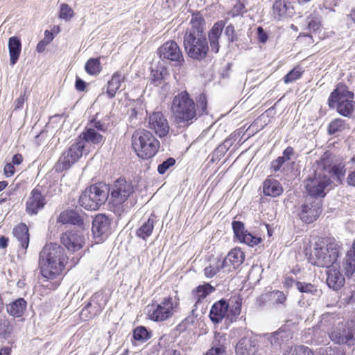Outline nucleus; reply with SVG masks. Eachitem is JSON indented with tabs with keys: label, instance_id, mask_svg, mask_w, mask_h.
<instances>
[{
	"label": "nucleus",
	"instance_id": "1",
	"mask_svg": "<svg viewBox=\"0 0 355 355\" xmlns=\"http://www.w3.org/2000/svg\"><path fill=\"white\" fill-rule=\"evenodd\" d=\"M105 140V137L97 132L92 125H87L83 132L74 140L67 150L62 153L55 165L57 172H62L69 169L84 155H87L89 149L86 144L92 145H102Z\"/></svg>",
	"mask_w": 355,
	"mask_h": 355
},
{
	"label": "nucleus",
	"instance_id": "2",
	"mask_svg": "<svg viewBox=\"0 0 355 355\" xmlns=\"http://www.w3.org/2000/svg\"><path fill=\"white\" fill-rule=\"evenodd\" d=\"M171 110L175 121L183 125H189L198 116L208 114L207 99L204 94L196 98V103L187 91L181 92L173 98Z\"/></svg>",
	"mask_w": 355,
	"mask_h": 355
},
{
	"label": "nucleus",
	"instance_id": "3",
	"mask_svg": "<svg viewBox=\"0 0 355 355\" xmlns=\"http://www.w3.org/2000/svg\"><path fill=\"white\" fill-rule=\"evenodd\" d=\"M205 20L199 12L192 15L190 27L184 35L183 45L189 58L193 60H204L209 52L208 41L205 33Z\"/></svg>",
	"mask_w": 355,
	"mask_h": 355
},
{
	"label": "nucleus",
	"instance_id": "4",
	"mask_svg": "<svg viewBox=\"0 0 355 355\" xmlns=\"http://www.w3.org/2000/svg\"><path fill=\"white\" fill-rule=\"evenodd\" d=\"M67 261L64 250L57 243L44 245L40 253L39 266L42 277L54 279L61 275Z\"/></svg>",
	"mask_w": 355,
	"mask_h": 355
},
{
	"label": "nucleus",
	"instance_id": "5",
	"mask_svg": "<svg viewBox=\"0 0 355 355\" xmlns=\"http://www.w3.org/2000/svg\"><path fill=\"white\" fill-rule=\"evenodd\" d=\"M107 189L109 209L116 216H121L135 205L132 200L135 189L131 182L119 178Z\"/></svg>",
	"mask_w": 355,
	"mask_h": 355
},
{
	"label": "nucleus",
	"instance_id": "6",
	"mask_svg": "<svg viewBox=\"0 0 355 355\" xmlns=\"http://www.w3.org/2000/svg\"><path fill=\"white\" fill-rule=\"evenodd\" d=\"M331 184L330 171L320 164L313 165L312 171L304 181L306 192L315 200L323 198L331 190Z\"/></svg>",
	"mask_w": 355,
	"mask_h": 355
},
{
	"label": "nucleus",
	"instance_id": "7",
	"mask_svg": "<svg viewBox=\"0 0 355 355\" xmlns=\"http://www.w3.org/2000/svg\"><path fill=\"white\" fill-rule=\"evenodd\" d=\"M329 323L327 329L329 338L338 345L347 346L355 345V324L344 323L343 321L334 313H325L322 315V324Z\"/></svg>",
	"mask_w": 355,
	"mask_h": 355
},
{
	"label": "nucleus",
	"instance_id": "8",
	"mask_svg": "<svg viewBox=\"0 0 355 355\" xmlns=\"http://www.w3.org/2000/svg\"><path fill=\"white\" fill-rule=\"evenodd\" d=\"M340 248L335 240L318 241L314 244L309 261L318 267L329 268L337 261L340 254Z\"/></svg>",
	"mask_w": 355,
	"mask_h": 355
},
{
	"label": "nucleus",
	"instance_id": "9",
	"mask_svg": "<svg viewBox=\"0 0 355 355\" xmlns=\"http://www.w3.org/2000/svg\"><path fill=\"white\" fill-rule=\"evenodd\" d=\"M132 146L138 157L147 159L156 155L160 144L151 132L139 129L132 135Z\"/></svg>",
	"mask_w": 355,
	"mask_h": 355
},
{
	"label": "nucleus",
	"instance_id": "10",
	"mask_svg": "<svg viewBox=\"0 0 355 355\" xmlns=\"http://www.w3.org/2000/svg\"><path fill=\"white\" fill-rule=\"evenodd\" d=\"M108 198L107 186L98 183L86 188L79 197V204L87 210H97Z\"/></svg>",
	"mask_w": 355,
	"mask_h": 355
},
{
	"label": "nucleus",
	"instance_id": "11",
	"mask_svg": "<svg viewBox=\"0 0 355 355\" xmlns=\"http://www.w3.org/2000/svg\"><path fill=\"white\" fill-rule=\"evenodd\" d=\"M178 306V298L168 297L156 306L153 304L148 311V316L153 321H164L173 315Z\"/></svg>",
	"mask_w": 355,
	"mask_h": 355
},
{
	"label": "nucleus",
	"instance_id": "12",
	"mask_svg": "<svg viewBox=\"0 0 355 355\" xmlns=\"http://www.w3.org/2000/svg\"><path fill=\"white\" fill-rule=\"evenodd\" d=\"M159 58L174 62L175 65L181 66L184 62V57L178 44L173 40L164 43L157 50Z\"/></svg>",
	"mask_w": 355,
	"mask_h": 355
},
{
	"label": "nucleus",
	"instance_id": "13",
	"mask_svg": "<svg viewBox=\"0 0 355 355\" xmlns=\"http://www.w3.org/2000/svg\"><path fill=\"white\" fill-rule=\"evenodd\" d=\"M321 211V201L309 198L302 205L299 215L302 221L311 223L317 219Z\"/></svg>",
	"mask_w": 355,
	"mask_h": 355
},
{
	"label": "nucleus",
	"instance_id": "14",
	"mask_svg": "<svg viewBox=\"0 0 355 355\" xmlns=\"http://www.w3.org/2000/svg\"><path fill=\"white\" fill-rule=\"evenodd\" d=\"M107 300L101 293H94L91 300L83 309L81 315L85 320H89L99 315L106 304Z\"/></svg>",
	"mask_w": 355,
	"mask_h": 355
},
{
	"label": "nucleus",
	"instance_id": "15",
	"mask_svg": "<svg viewBox=\"0 0 355 355\" xmlns=\"http://www.w3.org/2000/svg\"><path fill=\"white\" fill-rule=\"evenodd\" d=\"M61 242L68 250L76 252L83 248L85 238L80 231L73 229L62 234Z\"/></svg>",
	"mask_w": 355,
	"mask_h": 355
},
{
	"label": "nucleus",
	"instance_id": "16",
	"mask_svg": "<svg viewBox=\"0 0 355 355\" xmlns=\"http://www.w3.org/2000/svg\"><path fill=\"white\" fill-rule=\"evenodd\" d=\"M171 338L169 335H164L160 337L159 340V346L164 349L162 355H186L187 352L190 350V347L187 344H182L180 341L177 345L171 343Z\"/></svg>",
	"mask_w": 355,
	"mask_h": 355
},
{
	"label": "nucleus",
	"instance_id": "17",
	"mask_svg": "<svg viewBox=\"0 0 355 355\" xmlns=\"http://www.w3.org/2000/svg\"><path fill=\"white\" fill-rule=\"evenodd\" d=\"M148 128L160 137L166 136L169 131L168 121L160 112H153L150 114L148 117Z\"/></svg>",
	"mask_w": 355,
	"mask_h": 355
},
{
	"label": "nucleus",
	"instance_id": "18",
	"mask_svg": "<svg viewBox=\"0 0 355 355\" xmlns=\"http://www.w3.org/2000/svg\"><path fill=\"white\" fill-rule=\"evenodd\" d=\"M244 259V253L241 249L235 248L221 261V270L223 272H230L237 268L243 262Z\"/></svg>",
	"mask_w": 355,
	"mask_h": 355
},
{
	"label": "nucleus",
	"instance_id": "19",
	"mask_svg": "<svg viewBox=\"0 0 355 355\" xmlns=\"http://www.w3.org/2000/svg\"><path fill=\"white\" fill-rule=\"evenodd\" d=\"M322 328H330L329 323L322 325V321L318 327L308 329L303 334V340L306 343L320 345L327 340L326 331Z\"/></svg>",
	"mask_w": 355,
	"mask_h": 355
},
{
	"label": "nucleus",
	"instance_id": "20",
	"mask_svg": "<svg viewBox=\"0 0 355 355\" xmlns=\"http://www.w3.org/2000/svg\"><path fill=\"white\" fill-rule=\"evenodd\" d=\"M46 201L38 187L33 189L26 202V212L30 215H35L42 209Z\"/></svg>",
	"mask_w": 355,
	"mask_h": 355
},
{
	"label": "nucleus",
	"instance_id": "21",
	"mask_svg": "<svg viewBox=\"0 0 355 355\" xmlns=\"http://www.w3.org/2000/svg\"><path fill=\"white\" fill-rule=\"evenodd\" d=\"M232 225L234 235L240 242L251 247L255 246L261 242V238L251 234L245 230L244 224L242 222L234 220Z\"/></svg>",
	"mask_w": 355,
	"mask_h": 355
},
{
	"label": "nucleus",
	"instance_id": "22",
	"mask_svg": "<svg viewBox=\"0 0 355 355\" xmlns=\"http://www.w3.org/2000/svg\"><path fill=\"white\" fill-rule=\"evenodd\" d=\"M236 355H261L258 340L244 337L240 339L235 347Z\"/></svg>",
	"mask_w": 355,
	"mask_h": 355
},
{
	"label": "nucleus",
	"instance_id": "23",
	"mask_svg": "<svg viewBox=\"0 0 355 355\" xmlns=\"http://www.w3.org/2000/svg\"><path fill=\"white\" fill-rule=\"evenodd\" d=\"M354 97V93L349 91L346 85L339 84L331 93L328 99V104L331 108H335L336 103L353 100Z\"/></svg>",
	"mask_w": 355,
	"mask_h": 355
},
{
	"label": "nucleus",
	"instance_id": "24",
	"mask_svg": "<svg viewBox=\"0 0 355 355\" xmlns=\"http://www.w3.org/2000/svg\"><path fill=\"white\" fill-rule=\"evenodd\" d=\"M110 220L105 214L97 215L92 223V232L95 237H106L110 233Z\"/></svg>",
	"mask_w": 355,
	"mask_h": 355
},
{
	"label": "nucleus",
	"instance_id": "25",
	"mask_svg": "<svg viewBox=\"0 0 355 355\" xmlns=\"http://www.w3.org/2000/svg\"><path fill=\"white\" fill-rule=\"evenodd\" d=\"M293 338L292 331L286 328L281 327L277 331L270 334L268 340L275 348H281L283 345L287 344Z\"/></svg>",
	"mask_w": 355,
	"mask_h": 355
},
{
	"label": "nucleus",
	"instance_id": "26",
	"mask_svg": "<svg viewBox=\"0 0 355 355\" xmlns=\"http://www.w3.org/2000/svg\"><path fill=\"white\" fill-rule=\"evenodd\" d=\"M228 342L225 335L215 333L211 348L205 355H230L227 351Z\"/></svg>",
	"mask_w": 355,
	"mask_h": 355
},
{
	"label": "nucleus",
	"instance_id": "27",
	"mask_svg": "<svg viewBox=\"0 0 355 355\" xmlns=\"http://www.w3.org/2000/svg\"><path fill=\"white\" fill-rule=\"evenodd\" d=\"M12 233L20 243V249L18 250L19 255H25L29 245L28 227L24 223H20L13 229Z\"/></svg>",
	"mask_w": 355,
	"mask_h": 355
},
{
	"label": "nucleus",
	"instance_id": "28",
	"mask_svg": "<svg viewBox=\"0 0 355 355\" xmlns=\"http://www.w3.org/2000/svg\"><path fill=\"white\" fill-rule=\"evenodd\" d=\"M293 13V7L289 0H275L272 6V15L277 20L282 19Z\"/></svg>",
	"mask_w": 355,
	"mask_h": 355
},
{
	"label": "nucleus",
	"instance_id": "29",
	"mask_svg": "<svg viewBox=\"0 0 355 355\" xmlns=\"http://www.w3.org/2000/svg\"><path fill=\"white\" fill-rule=\"evenodd\" d=\"M228 308L229 304L225 300L214 303L209 312L210 320L215 324L220 322L226 315Z\"/></svg>",
	"mask_w": 355,
	"mask_h": 355
},
{
	"label": "nucleus",
	"instance_id": "30",
	"mask_svg": "<svg viewBox=\"0 0 355 355\" xmlns=\"http://www.w3.org/2000/svg\"><path fill=\"white\" fill-rule=\"evenodd\" d=\"M263 193L266 196L275 198L282 195L284 189L281 183L272 178H267L262 184Z\"/></svg>",
	"mask_w": 355,
	"mask_h": 355
},
{
	"label": "nucleus",
	"instance_id": "31",
	"mask_svg": "<svg viewBox=\"0 0 355 355\" xmlns=\"http://www.w3.org/2000/svg\"><path fill=\"white\" fill-rule=\"evenodd\" d=\"M327 284L335 291L340 289L345 284V278L338 269H329L327 272Z\"/></svg>",
	"mask_w": 355,
	"mask_h": 355
},
{
	"label": "nucleus",
	"instance_id": "32",
	"mask_svg": "<svg viewBox=\"0 0 355 355\" xmlns=\"http://www.w3.org/2000/svg\"><path fill=\"white\" fill-rule=\"evenodd\" d=\"M58 222L62 224L69 223L78 226H80L83 224V218L77 211L73 209L61 212L58 218Z\"/></svg>",
	"mask_w": 355,
	"mask_h": 355
},
{
	"label": "nucleus",
	"instance_id": "33",
	"mask_svg": "<svg viewBox=\"0 0 355 355\" xmlns=\"http://www.w3.org/2000/svg\"><path fill=\"white\" fill-rule=\"evenodd\" d=\"M125 77L120 72H115L107 85L106 93L110 98L115 96L116 92L122 87Z\"/></svg>",
	"mask_w": 355,
	"mask_h": 355
},
{
	"label": "nucleus",
	"instance_id": "34",
	"mask_svg": "<svg viewBox=\"0 0 355 355\" xmlns=\"http://www.w3.org/2000/svg\"><path fill=\"white\" fill-rule=\"evenodd\" d=\"M8 49L10 54V64L13 66L17 63L21 50V43L17 37L13 36L9 38Z\"/></svg>",
	"mask_w": 355,
	"mask_h": 355
},
{
	"label": "nucleus",
	"instance_id": "35",
	"mask_svg": "<svg viewBox=\"0 0 355 355\" xmlns=\"http://www.w3.org/2000/svg\"><path fill=\"white\" fill-rule=\"evenodd\" d=\"M155 222L156 217L154 215H151L146 220L141 223L140 227L136 232V235L146 240L152 234Z\"/></svg>",
	"mask_w": 355,
	"mask_h": 355
},
{
	"label": "nucleus",
	"instance_id": "36",
	"mask_svg": "<svg viewBox=\"0 0 355 355\" xmlns=\"http://www.w3.org/2000/svg\"><path fill=\"white\" fill-rule=\"evenodd\" d=\"M214 291V288L208 283L197 286L192 292L193 298L196 300L195 306Z\"/></svg>",
	"mask_w": 355,
	"mask_h": 355
},
{
	"label": "nucleus",
	"instance_id": "37",
	"mask_svg": "<svg viewBox=\"0 0 355 355\" xmlns=\"http://www.w3.org/2000/svg\"><path fill=\"white\" fill-rule=\"evenodd\" d=\"M26 307V302L19 298L7 306L8 313L15 317H20Z\"/></svg>",
	"mask_w": 355,
	"mask_h": 355
},
{
	"label": "nucleus",
	"instance_id": "38",
	"mask_svg": "<svg viewBox=\"0 0 355 355\" xmlns=\"http://www.w3.org/2000/svg\"><path fill=\"white\" fill-rule=\"evenodd\" d=\"M168 75V71L166 67L164 66H157L156 69H152L151 70V80L155 86H159Z\"/></svg>",
	"mask_w": 355,
	"mask_h": 355
},
{
	"label": "nucleus",
	"instance_id": "39",
	"mask_svg": "<svg viewBox=\"0 0 355 355\" xmlns=\"http://www.w3.org/2000/svg\"><path fill=\"white\" fill-rule=\"evenodd\" d=\"M343 270L347 277L352 276L355 272V253L349 250L347 252L343 262Z\"/></svg>",
	"mask_w": 355,
	"mask_h": 355
},
{
	"label": "nucleus",
	"instance_id": "40",
	"mask_svg": "<svg viewBox=\"0 0 355 355\" xmlns=\"http://www.w3.org/2000/svg\"><path fill=\"white\" fill-rule=\"evenodd\" d=\"M101 66L99 58L89 59L85 65V69L86 72L92 76H97L101 71Z\"/></svg>",
	"mask_w": 355,
	"mask_h": 355
},
{
	"label": "nucleus",
	"instance_id": "41",
	"mask_svg": "<svg viewBox=\"0 0 355 355\" xmlns=\"http://www.w3.org/2000/svg\"><path fill=\"white\" fill-rule=\"evenodd\" d=\"M270 304L275 306L282 305L285 306L287 297L283 291L275 290L270 291Z\"/></svg>",
	"mask_w": 355,
	"mask_h": 355
},
{
	"label": "nucleus",
	"instance_id": "42",
	"mask_svg": "<svg viewBox=\"0 0 355 355\" xmlns=\"http://www.w3.org/2000/svg\"><path fill=\"white\" fill-rule=\"evenodd\" d=\"M354 101H348L341 103H336L335 108H336L338 112L344 116H349L352 115L354 110Z\"/></svg>",
	"mask_w": 355,
	"mask_h": 355
},
{
	"label": "nucleus",
	"instance_id": "43",
	"mask_svg": "<svg viewBox=\"0 0 355 355\" xmlns=\"http://www.w3.org/2000/svg\"><path fill=\"white\" fill-rule=\"evenodd\" d=\"M346 128H349V127L344 120L341 119H336L329 124L328 132L329 135H334Z\"/></svg>",
	"mask_w": 355,
	"mask_h": 355
},
{
	"label": "nucleus",
	"instance_id": "44",
	"mask_svg": "<svg viewBox=\"0 0 355 355\" xmlns=\"http://www.w3.org/2000/svg\"><path fill=\"white\" fill-rule=\"evenodd\" d=\"M306 29L315 32L320 27V19L317 13H312L306 19Z\"/></svg>",
	"mask_w": 355,
	"mask_h": 355
},
{
	"label": "nucleus",
	"instance_id": "45",
	"mask_svg": "<svg viewBox=\"0 0 355 355\" xmlns=\"http://www.w3.org/2000/svg\"><path fill=\"white\" fill-rule=\"evenodd\" d=\"M247 12L245 5L241 0H237L233 5V7L227 12V15L232 17H236L239 16H243L244 13Z\"/></svg>",
	"mask_w": 355,
	"mask_h": 355
},
{
	"label": "nucleus",
	"instance_id": "46",
	"mask_svg": "<svg viewBox=\"0 0 355 355\" xmlns=\"http://www.w3.org/2000/svg\"><path fill=\"white\" fill-rule=\"evenodd\" d=\"M224 26L225 21H218V22L215 23L212 26L211 29L209 32V38H214L219 40V38L221 36Z\"/></svg>",
	"mask_w": 355,
	"mask_h": 355
},
{
	"label": "nucleus",
	"instance_id": "47",
	"mask_svg": "<svg viewBox=\"0 0 355 355\" xmlns=\"http://www.w3.org/2000/svg\"><path fill=\"white\" fill-rule=\"evenodd\" d=\"M133 338L136 340L144 342L150 338V334L146 327L140 326L135 329Z\"/></svg>",
	"mask_w": 355,
	"mask_h": 355
},
{
	"label": "nucleus",
	"instance_id": "48",
	"mask_svg": "<svg viewBox=\"0 0 355 355\" xmlns=\"http://www.w3.org/2000/svg\"><path fill=\"white\" fill-rule=\"evenodd\" d=\"M221 261L218 260L215 264L209 265L204 269L205 275L207 278H211L221 270Z\"/></svg>",
	"mask_w": 355,
	"mask_h": 355
},
{
	"label": "nucleus",
	"instance_id": "49",
	"mask_svg": "<svg viewBox=\"0 0 355 355\" xmlns=\"http://www.w3.org/2000/svg\"><path fill=\"white\" fill-rule=\"evenodd\" d=\"M74 15L73 10L67 3H62L60 6L59 17L66 21L70 20Z\"/></svg>",
	"mask_w": 355,
	"mask_h": 355
},
{
	"label": "nucleus",
	"instance_id": "50",
	"mask_svg": "<svg viewBox=\"0 0 355 355\" xmlns=\"http://www.w3.org/2000/svg\"><path fill=\"white\" fill-rule=\"evenodd\" d=\"M302 74L300 68H294L284 77V81L286 84H288L300 78Z\"/></svg>",
	"mask_w": 355,
	"mask_h": 355
},
{
	"label": "nucleus",
	"instance_id": "51",
	"mask_svg": "<svg viewBox=\"0 0 355 355\" xmlns=\"http://www.w3.org/2000/svg\"><path fill=\"white\" fill-rule=\"evenodd\" d=\"M295 286L302 293H313L317 292L315 286L309 283L297 282Z\"/></svg>",
	"mask_w": 355,
	"mask_h": 355
},
{
	"label": "nucleus",
	"instance_id": "52",
	"mask_svg": "<svg viewBox=\"0 0 355 355\" xmlns=\"http://www.w3.org/2000/svg\"><path fill=\"white\" fill-rule=\"evenodd\" d=\"M175 164V159L173 157H169L166 160L164 161L162 164L158 165L157 171L159 174H164L166 171Z\"/></svg>",
	"mask_w": 355,
	"mask_h": 355
},
{
	"label": "nucleus",
	"instance_id": "53",
	"mask_svg": "<svg viewBox=\"0 0 355 355\" xmlns=\"http://www.w3.org/2000/svg\"><path fill=\"white\" fill-rule=\"evenodd\" d=\"M291 355H315L312 350H311L309 347L300 345L295 347V349L292 351Z\"/></svg>",
	"mask_w": 355,
	"mask_h": 355
},
{
	"label": "nucleus",
	"instance_id": "54",
	"mask_svg": "<svg viewBox=\"0 0 355 355\" xmlns=\"http://www.w3.org/2000/svg\"><path fill=\"white\" fill-rule=\"evenodd\" d=\"M286 162L284 160V158L281 157H278L276 159L272 161L270 163V169L272 170V172H278L281 170L283 164Z\"/></svg>",
	"mask_w": 355,
	"mask_h": 355
},
{
	"label": "nucleus",
	"instance_id": "55",
	"mask_svg": "<svg viewBox=\"0 0 355 355\" xmlns=\"http://www.w3.org/2000/svg\"><path fill=\"white\" fill-rule=\"evenodd\" d=\"M257 303L259 306H264L267 304H270V291L261 294L259 297L257 299Z\"/></svg>",
	"mask_w": 355,
	"mask_h": 355
},
{
	"label": "nucleus",
	"instance_id": "56",
	"mask_svg": "<svg viewBox=\"0 0 355 355\" xmlns=\"http://www.w3.org/2000/svg\"><path fill=\"white\" fill-rule=\"evenodd\" d=\"M27 99L28 96L26 95V91L25 90L24 93L21 94L20 96L15 100V110L21 109Z\"/></svg>",
	"mask_w": 355,
	"mask_h": 355
},
{
	"label": "nucleus",
	"instance_id": "57",
	"mask_svg": "<svg viewBox=\"0 0 355 355\" xmlns=\"http://www.w3.org/2000/svg\"><path fill=\"white\" fill-rule=\"evenodd\" d=\"M87 125H92L97 132H105L107 130V126L101 121L96 120V119H92Z\"/></svg>",
	"mask_w": 355,
	"mask_h": 355
},
{
	"label": "nucleus",
	"instance_id": "58",
	"mask_svg": "<svg viewBox=\"0 0 355 355\" xmlns=\"http://www.w3.org/2000/svg\"><path fill=\"white\" fill-rule=\"evenodd\" d=\"M225 34L228 37V40L230 42H233L235 40L234 26L232 24L227 26L225 30Z\"/></svg>",
	"mask_w": 355,
	"mask_h": 355
},
{
	"label": "nucleus",
	"instance_id": "59",
	"mask_svg": "<svg viewBox=\"0 0 355 355\" xmlns=\"http://www.w3.org/2000/svg\"><path fill=\"white\" fill-rule=\"evenodd\" d=\"M320 355H345V353H343L342 351H340L339 349L334 347L332 348L331 347H327L324 349V352H323Z\"/></svg>",
	"mask_w": 355,
	"mask_h": 355
},
{
	"label": "nucleus",
	"instance_id": "60",
	"mask_svg": "<svg viewBox=\"0 0 355 355\" xmlns=\"http://www.w3.org/2000/svg\"><path fill=\"white\" fill-rule=\"evenodd\" d=\"M258 40L261 43H265L268 40V35L261 26L257 28Z\"/></svg>",
	"mask_w": 355,
	"mask_h": 355
},
{
	"label": "nucleus",
	"instance_id": "61",
	"mask_svg": "<svg viewBox=\"0 0 355 355\" xmlns=\"http://www.w3.org/2000/svg\"><path fill=\"white\" fill-rule=\"evenodd\" d=\"M219 40L214 38H209V41L210 43L211 51L214 53H217L219 51L220 45H219Z\"/></svg>",
	"mask_w": 355,
	"mask_h": 355
},
{
	"label": "nucleus",
	"instance_id": "62",
	"mask_svg": "<svg viewBox=\"0 0 355 355\" xmlns=\"http://www.w3.org/2000/svg\"><path fill=\"white\" fill-rule=\"evenodd\" d=\"M294 154V150L292 147H287L283 152L282 156H280L281 157L284 158V160L285 162L288 161L291 159V157Z\"/></svg>",
	"mask_w": 355,
	"mask_h": 355
},
{
	"label": "nucleus",
	"instance_id": "63",
	"mask_svg": "<svg viewBox=\"0 0 355 355\" xmlns=\"http://www.w3.org/2000/svg\"><path fill=\"white\" fill-rule=\"evenodd\" d=\"M3 171H4V174L6 177L12 176L15 173V166H14L13 164L8 163L4 166Z\"/></svg>",
	"mask_w": 355,
	"mask_h": 355
},
{
	"label": "nucleus",
	"instance_id": "64",
	"mask_svg": "<svg viewBox=\"0 0 355 355\" xmlns=\"http://www.w3.org/2000/svg\"><path fill=\"white\" fill-rule=\"evenodd\" d=\"M86 83L80 78H77L76 80L75 87L78 91L83 92L85 90Z\"/></svg>",
	"mask_w": 355,
	"mask_h": 355
}]
</instances>
